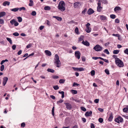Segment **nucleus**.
Segmentation results:
<instances>
[{"instance_id": "obj_1", "label": "nucleus", "mask_w": 128, "mask_h": 128, "mask_svg": "<svg viewBox=\"0 0 128 128\" xmlns=\"http://www.w3.org/2000/svg\"><path fill=\"white\" fill-rule=\"evenodd\" d=\"M65 4L63 1H60L58 6V8L61 11L63 12L65 10Z\"/></svg>"}, {"instance_id": "obj_2", "label": "nucleus", "mask_w": 128, "mask_h": 128, "mask_svg": "<svg viewBox=\"0 0 128 128\" xmlns=\"http://www.w3.org/2000/svg\"><path fill=\"white\" fill-rule=\"evenodd\" d=\"M54 63L56 64L57 67L59 68L61 65V62L59 60V57L57 54H56L55 56Z\"/></svg>"}, {"instance_id": "obj_3", "label": "nucleus", "mask_w": 128, "mask_h": 128, "mask_svg": "<svg viewBox=\"0 0 128 128\" xmlns=\"http://www.w3.org/2000/svg\"><path fill=\"white\" fill-rule=\"evenodd\" d=\"M115 62L116 64L120 67H123L124 66L123 62L118 58H116Z\"/></svg>"}, {"instance_id": "obj_4", "label": "nucleus", "mask_w": 128, "mask_h": 128, "mask_svg": "<svg viewBox=\"0 0 128 128\" xmlns=\"http://www.w3.org/2000/svg\"><path fill=\"white\" fill-rule=\"evenodd\" d=\"M98 1V6L97 8V11L99 12H101L102 9V7L101 6V2L100 0H96Z\"/></svg>"}, {"instance_id": "obj_5", "label": "nucleus", "mask_w": 128, "mask_h": 128, "mask_svg": "<svg viewBox=\"0 0 128 128\" xmlns=\"http://www.w3.org/2000/svg\"><path fill=\"white\" fill-rule=\"evenodd\" d=\"M114 121L118 124L122 123L123 122L124 120L123 118L120 116H118L114 120Z\"/></svg>"}, {"instance_id": "obj_6", "label": "nucleus", "mask_w": 128, "mask_h": 128, "mask_svg": "<svg viewBox=\"0 0 128 128\" xmlns=\"http://www.w3.org/2000/svg\"><path fill=\"white\" fill-rule=\"evenodd\" d=\"M94 49L97 52H99L102 50V48L99 45H97L94 46Z\"/></svg>"}, {"instance_id": "obj_7", "label": "nucleus", "mask_w": 128, "mask_h": 128, "mask_svg": "<svg viewBox=\"0 0 128 128\" xmlns=\"http://www.w3.org/2000/svg\"><path fill=\"white\" fill-rule=\"evenodd\" d=\"M80 5L81 3L78 2H75L74 4V6L75 8H79Z\"/></svg>"}, {"instance_id": "obj_8", "label": "nucleus", "mask_w": 128, "mask_h": 128, "mask_svg": "<svg viewBox=\"0 0 128 128\" xmlns=\"http://www.w3.org/2000/svg\"><path fill=\"white\" fill-rule=\"evenodd\" d=\"M80 53L79 51H76L75 52V57L78 59L80 58Z\"/></svg>"}, {"instance_id": "obj_9", "label": "nucleus", "mask_w": 128, "mask_h": 128, "mask_svg": "<svg viewBox=\"0 0 128 128\" xmlns=\"http://www.w3.org/2000/svg\"><path fill=\"white\" fill-rule=\"evenodd\" d=\"M72 68L75 71H82L84 70V69L82 68H76L74 67H73Z\"/></svg>"}, {"instance_id": "obj_10", "label": "nucleus", "mask_w": 128, "mask_h": 128, "mask_svg": "<svg viewBox=\"0 0 128 128\" xmlns=\"http://www.w3.org/2000/svg\"><path fill=\"white\" fill-rule=\"evenodd\" d=\"M8 80V78L7 77L4 78L2 81V84L3 86H4L6 85Z\"/></svg>"}, {"instance_id": "obj_11", "label": "nucleus", "mask_w": 128, "mask_h": 128, "mask_svg": "<svg viewBox=\"0 0 128 128\" xmlns=\"http://www.w3.org/2000/svg\"><path fill=\"white\" fill-rule=\"evenodd\" d=\"M94 12V10L91 8H90L88 11V15H90Z\"/></svg>"}, {"instance_id": "obj_12", "label": "nucleus", "mask_w": 128, "mask_h": 128, "mask_svg": "<svg viewBox=\"0 0 128 128\" xmlns=\"http://www.w3.org/2000/svg\"><path fill=\"white\" fill-rule=\"evenodd\" d=\"M100 17V19L101 20H105L107 19L106 17L103 15H100L99 16Z\"/></svg>"}, {"instance_id": "obj_13", "label": "nucleus", "mask_w": 128, "mask_h": 128, "mask_svg": "<svg viewBox=\"0 0 128 128\" xmlns=\"http://www.w3.org/2000/svg\"><path fill=\"white\" fill-rule=\"evenodd\" d=\"M45 53L48 56H50L52 54L51 52L49 51L46 50L45 51Z\"/></svg>"}, {"instance_id": "obj_14", "label": "nucleus", "mask_w": 128, "mask_h": 128, "mask_svg": "<svg viewBox=\"0 0 128 128\" xmlns=\"http://www.w3.org/2000/svg\"><path fill=\"white\" fill-rule=\"evenodd\" d=\"M92 114V112L91 111L89 112H86L85 114V115L86 116H90Z\"/></svg>"}, {"instance_id": "obj_15", "label": "nucleus", "mask_w": 128, "mask_h": 128, "mask_svg": "<svg viewBox=\"0 0 128 128\" xmlns=\"http://www.w3.org/2000/svg\"><path fill=\"white\" fill-rule=\"evenodd\" d=\"M82 43L84 45L86 46H89L90 45V44L89 43L86 41H84L83 40L82 42Z\"/></svg>"}, {"instance_id": "obj_16", "label": "nucleus", "mask_w": 128, "mask_h": 128, "mask_svg": "<svg viewBox=\"0 0 128 128\" xmlns=\"http://www.w3.org/2000/svg\"><path fill=\"white\" fill-rule=\"evenodd\" d=\"M10 22L13 25L14 24V26H16V22L14 19H12L11 20Z\"/></svg>"}, {"instance_id": "obj_17", "label": "nucleus", "mask_w": 128, "mask_h": 128, "mask_svg": "<svg viewBox=\"0 0 128 128\" xmlns=\"http://www.w3.org/2000/svg\"><path fill=\"white\" fill-rule=\"evenodd\" d=\"M53 18H56L57 20L59 21H61L62 20V18H61L58 16H53Z\"/></svg>"}, {"instance_id": "obj_18", "label": "nucleus", "mask_w": 128, "mask_h": 128, "mask_svg": "<svg viewBox=\"0 0 128 128\" xmlns=\"http://www.w3.org/2000/svg\"><path fill=\"white\" fill-rule=\"evenodd\" d=\"M113 118V116H112V113H111L110 115V116L108 119V120L110 122H111L112 121Z\"/></svg>"}, {"instance_id": "obj_19", "label": "nucleus", "mask_w": 128, "mask_h": 128, "mask_svg": "<svg viewBox=\"0 0 128 128\" xmlns=\"http://www.w3.org/2000/svg\"><path fill=\"white\" fill-rule=\"evenodd\" d=\"M121 10V8L119 6H116L114 8V11L115 12H116L117 11H119Z\"/></svg>"}, {"instance_id": "obj_20", "label": "nucleus", "mask_w": 128, "mask_h": 128, "mask_svg": "<svg viewBox=\"0 0 128 128\" xmlns=\"http://www.w3.org/2000/svg\"><path fill=\"white\" fill-rule=\"evenodd\" d=\"M25 8L24 7L20 8H16V11L18 10H19L20 11H21L22 10H25Z\"/></svg>"}, {"instance_id": "obj_21", "label": "nucleus", "mask_w": 128, "mask_h": 128, "mask_svg": "<svg viewBox=\"0 0 128 128\" xmlns=\"http://www.w3.org/2000/svg\"><path fill=\"white\" fill-rule=\"evenodd\" d=\"M10 4V2L8 1H5L4 2L3 4L2 5L4 6H6V5L9 6Z\"/></svg>"}, {"instance_id": "obj_22", "label": "nucleus", "mask_w": 128, "mask_h": 128, "mask_svg": "<svg viewBox=\"0 0 128 128\" xmlns=\"http://www.w3.org/2000/svg\"><path fill=\"white\" fill-rule=\"evenodd\" d=\"M123 111L124 112H128V106L123 108Z\"/></svg>"}, {"instance_id": "obj_23", "label": "nucleus", "mask_w": 128, "mask_h": 128, "mask_svg": "<svg viewBox=\"0 0 128 128\" xmlns=\"http://www.w3.org/2000/svg\"><path fill=\"white\" fill-rule=\"evenodd\" d=\"M5 12H0V18H1L4 16L6 15Z\"/></svg>"}, {"instance_id": "obj_24", "label": "nucleus", "mask_w": 128, "mask_h": 128, "mask_svg": "<svg viewBox=\"0 0 128 128\" xmlns=\"http://www.w3.org/2000/svg\"><path fill=\"white\" fill-rule=\"evenodd\" d=\"M30 3L29 4V6H33L34 5V2L32 0H30Z\"/></svg>"}, {"instance_id": "obj_25", "label": "nucleus", "mask_w": 128, "mask_h": 128, "mask_svg": "<svg viewBox=\"0 0 128 128\" xmlns=\"http://www.w3.org/2000/svg\"><path fill=\"white\" fill-rule=\"evenodd\" d=\"M44 9L45 10H50L51 9V8L50 6H45Z\"/></svg>"}, {"instance_id": "obj_26", "label": "nucleus", "mask_w": 128, "mask_h": 128, "mask_svg": "<svg viewBox=\"0 0 128 128\" xmlns=\"http://www.w3.org/2000/svg\"><path fill=\"white\" fill-rule=\"evenodd\" d=\"M60 94H62V98H64V92L63 91H61L60 92L59 91L58 92Z\"/></svg>"}, {"instance_id": "obj_27", "label": "nucleus", "mask_w": 128, "mask_h": 128, "mask_svg": "<svg viewBox=\"0 0 128 128\" xmlns=\"http://www.w3.org/2000/svg\"><path fill=\"white\" fill-rule=\"evenodd\" d=\"M6 39L9 42L10 44H12V40L10 38L7 37L6 38Z\"/></svg>"}, {"instance_id": "obj_28", "label": "nucleus", "mask_w": 128, "mask_h": 128, "mask_svg": "<svg viewBox=\"0 0 128 128\" xmlns=\"http://www.w3.org/2000/svg\"><path fill=\"white\" fill-rule=\"evenodd\" d=\"M120 50H114L113 51V53L114 54H116L118 53Z\"/></svg>"}, {"instance_id": "obj_29", "label": "nucleus", "mask_w": 128, "mask_h": 128, "mask_svg": "<svg viewBox=\"0 0 128 128\" xmlns=\"http://www.w3.org/2000/svg\"><path fill=\"white\" fill-rule=\"evenodd\" d=\"M66 107L69 110H70L72 108L71 104H66Z\"/></svg>"}, {"instance_id": "obj_30", "label": "nucleus", "mask_w": 128, "mask_h": 128, "mask_svg": "<svg viewBox=\"0 0 128 128\" xmlns=\"http://www.w3.org/2000/svg\"><path fill=\"white\" fill-rule=\"evenodd\" d=\"M75 33L77 34H79L78 32V29L77 27H76L75 30Z\"/></svg>"}, {"instance_id": "obj_31", "label": "nucleus", "mask_w": 128, "mask_h": 128, "mask_svg": "<svg viewBox=\"0 0 128 128\" xmlns=\"http://www.w3.org/2000/svg\"><path fill=\"white\" fill-rule=\"evenodd\" d=\"M47 70L48 72H50L52 73H54V70L52 69L48 68Z\"/></svg>"}, {"instance_id": "obj_32", "label": "nucleus", "mask_w": 128, "mask_h": 128, "mask_svg": "<svg viewBox=\"0 0 128 128\" xmlns=\"http://www.w3.org/2000/svg\"><path fill=\"white\" fill-rule=\"evenodd\" d=\"M91 28H86V31L88 33H89L91 31Z\"/></svg>"}, {"instance_id": "obj_33", "label": "nucleus", "mask_w": 128, "mask_h": 128, "mask_svg": "<svg viewBox=\"0 0 128 128\" xmlns=\"http://www.w3.org/2000/svg\"><path fill=\"white\" fill-rule=\"evenodd\" d=\"M110 17L112 19H114L116 18V16L114 14H112L110 15Z\"/></svg>"}, {"instance_id": "obj_34", "label": "nucleus", "mask_w": 128, "mask_h": 128, "mask_svg": "<svg viewBox=\"0 0 128 128\" xmlns=\"http://www.w3.org/2000/svg\"><path fill=\"white\" fill-rule=\"evenodd\" d=\"M72 93L73 94H76L77 93V92L76 90H71Z\"/></svg>"}, {"instance_id": "obj_35", "label": "nucleus", "mask_w": 128, "mask_h": 128, "mask_svg": "<svg viewBox=\"0 0 128 128\" xmlns=\"http://www.w3.org/2000/svg\"><path fill=\"white\" fill-rule=\"evenodd\" d=\"M65 81V80L63 79H60L59 82L60 84L64 83Z\"/></svg>"}, {"instance_id": "obj_36", "label": "nucleus", "mask_w": 128, "mask_h": 128, "mask_svg": "<svg viewBox=\"0 0 128 128\" xmlns=\"http://www.w3.org/2000/svg\"><path fill=\"white\" fill-rule=\"evenodd\" d=\"M8 60L7 59H5V60H2L1 62H0V64L1 65H2L5 62H8Z\"/></svg>"}, {"instance_id": "obj_37", "label": "nucleus", "mask_w": 128, "mask_h": 128, "mask_svg": "<svg viewBox=\"0 0 128 128\" xmlns=\"http://www.w3.org/2000/svg\"><path fill=\"white\" fill-rule=\"evenodd\" d=\"M17 18L18 19V21L19 22H20L22 21V19L21 17H18Z\"/></svg>"}, {"instance_id": "obj_38", "label": "nucleus", "mask_w": 128, "mask_h": 128, "mask_svg": "<svg viewBox=\"0 0 128 128\" xmlns=\"http://www.w3.org/2000/svg\"><path fill=\"white\" fill-rule=\"evenodd\" d=\"M4 68V65H2L0 66V70L1 71H2L3 70Z\"/></svg>"}, {"instance_id": "obj_39", "label": "nucleus", "mask_w": 128, "mask_h": 128, "mask_svg": "<svg viewBox=\"0 0 128 128\" xmlns=\"http://www.w3.org/2000/svg\"><path fill=\"white\" fill-rule=\"evenodd\" d=\"M104 52L105 53H106V54H109V52L108 50L107 49H105L104 50Z\"/></svg>"}, {"instance_id": "obj_40", "label": "nucleus", "mask_w": 128, "mask_h": 128, "mask_svg": "<svg viewBox=\"0 0 128 128\" xmlns=\"http://www.w3.org/2000/svg\"><path fill=\"white\" fill-rule=\"evenodd\" d=\"M95 71L94 70H92L90 72L91 75L93 76L95 75Z\"/></svg>"}, {"instance_id": "obj_41", "label": "nucleus", "mask_w": 128, "mask_h": 128, "mask_svg": "<svg viewBox=\"0 0 128 128\" xmlns=\"http://www.w3.org/2000/svg\"><path fill=\"white\" fill-rule=\"evenodd\" d=\"M54 107L53 106L52 108V114L53 116H54Z\"/></svg>"}, {"instance_id": "obj_42", "label": "nucleus", "mask_w": 128, "mask_h": 128, "mask_svg": "<svg viewBox=\"0 0 128 128\" xmlns=\"http://www.w3.org/2000/svg\"><path fill=\"white\" fill-rule=\"evenodd\" d=\"M124 53L128 55V49L126 48L124 51Z\"/></svg>"}, {"instance_id": "obj_43", "label": "nucleus", "mask_w": 128, "mask_h": 128, "mask_svg": "<svg viewBox=\"0 0 128 128\" xmlns=\"http://www.w3.org/2000/svg\"><path fill=\"white\" fill-rule=\"evenodd\" d=\"M53 88H54V89L55 90H57L59 88V87L57 85L54 86L53 87Z\"/></svg>"}, {"instance_id": "obj_44", "label": "nucleus", "mask_w": 128, "mask_h": 128, "mask_svg": "<svg viewBox=\"0 0 128 128\" xmlns=\"http://www.w3.org/2000/svg\"><path fill=\"white\" fill-rule=\"evenodd\" d=\"M98 120L99 122L101 123H102L103 121V119L102 118H99Z\"/></svg>"}, {"instance_id": "obj_45", "label": "nucleus", "mask_w": 128, "mask_h": 128, "mask_svg": "<svg viewBox=\"0 0 128 128\" xmlns=\"http://www.w3.org/2000/svg\"><path fill=\"white\" fill-rule=\"evenodd\" d=\"M105 72L107 74H110L109 70L107 69L105 70Z\"/></svg>"}, {"instance_id": "obj_46", "label": "nucleus", "mask_w": 128, "mask_h": 128, "mask_svg": "<svg viewBox=\"0 0 128 128\" xmlns=\"http://www.w3.org/2000/svg\"><path fill=\"white\" fill-rule=\"evenodd\" d=\"M32 46V44H29L26 47L27 48H30Z\"/></svg>"}, {"instance_id": "obj_47", "label": "nucleus", "mask_w": 128, "mask_h": 128, "mask_svg": "<svg viewBox=\"0 0 128 128\" xmlns=\"http://www.w3.org/2000/svg\"><path fill=\"white\" fill-rule=\"evenodd\" d=\"M46 23L47 24L48 26H50V22L48 20H46Z\"/></svg>"}, {"instance_id": "obj_48", "label": "nucleus", "mask_w": 128, "mask_h": 128, "mask_svg": "<svg viewBox=\"0 0 128 128\" xmlns=\"http://www.w3.org/2000/svg\"><path fill=\"white\" fill-rule=\"evenodd\" d=\"M112 36H114L119 37L120 35L118 34H112Z\"/></svg>"}, {"instance_id": "obj_49", "label": "nucleus", "mask_w": 128, "mask_h": 128, "mask_svg": "<svg viewBox=\"0 0 128 128\" xmlns=\"http://www.w3.org/2000/svg\"><path fill=\"white\" fill-rule=\"evenodd\" d=\"M87 10V9L86 8H85L83 10L82 12V13L84 14H85V13L86 11Z\"/></svg>"}, {"instance_id": "obj_50", "label": "nucleus", "mask_w": 128, "mask_h": 128, "mask_svg": "<svg viewBox=\"0 0 128 128\" xmlns=\"http://www.w3.org/2000/svg\"><path fill=\"white\" fill-rule=\"evenodd\" d=\"M36 14V13L35 11H34L32 12L31 13V14L33 16H35Z\"/></svg>"}, {"instance_id": "obj_51", "label": "nucleus", "mask_w": 128, "mask_h": 128, "mask_svg": "<svg viewBox=\"0 0 128 128\" xmlns=\"http://www.w3.org/2000/svg\"><path fill=\"white\" fill-rule=\"evenodd\" d=\"M4 20L2 19H0V24H4Z\"/></svg>"}, {"instance_id": "obj_52", "label": "nucleus", "mask_w": 128, "mask_h": 128, "mask_svg": "<svg viewBox=\"0 0 128 128\" xmlns=\"http://www.w3.org/2000/svg\"><path fill=\"white\" fill-rule=\"evenodd\" d=\"M115 23H118L120 22V20L118 19L117 18L115 20Z\"/></svg>"}, {"instance_id": "obj_53", "label": "nucleus", "mask_w": 128, "mask_h": 128, "mask_svg": "<svg viewBox=\"0 0 128 128\" xmlns=\"http://www.w3.org/2000/svg\"><path fill=\"white\" fill-rule=\"evenodd\" d=\"M81 109L84 112H86V109L84 107H81Z\"/></svg>"}, {"instance_id": "obj_54", "label": "nucleus", "mask_w": 128, "mask_h": 128, "mask_svg": "<svg viewBox=\"0 0 128 128\" xmlns=\"http://www.w3.org/2000/svg\"><path fill=\"white\" fill-rule=\"evenodd\" d=\"M21 127L24 128L25 126V124L24 122L22 123L21 125Z\"/></svg>"}, {"instance_id": "obj_55", "label": "nucleus", "mask_w": 128, "mask_h": 128, "mask_svg": "<svg viewBox=\"0 0 128 128\" xmlns=\"http://www.w3.org/2000/svg\"><path fill=\"white\" fill-rule=\"evenodd\" d=\"M99 101V99H96L94 100V102H95V103L96 104H97L98 103Z\"/></svg>"}, {"instance_id": "obj_56", "label": "nucleus", "mask_w": 128, "mask_h": 128, "mask_svg": "<svg viewBox=\"0 0 128 128\" xmlns=\"http://www.w3.org/2000/svg\"><path fill=\"white\" fill-rule=\"evenodd\" d=\"M90 24L89 23H88L86 24V28H90Z\"/></svg>"}, {"instance_id": "obj_57", "label": "nucleus", "mask_w": 128, "mask_h": 128, "mask_svg": "<svg viewBox=\"0 0 128 128\" xmlns=\"http://www.w3.org/2000/svg\"><path fill=\"white\" fill-rule=\"evenodd\" d=\"M52 78L54 79H57L59 77L57 76H53Z\"/></svg>"}, {"instance_id": "obj_58", "label": "nucleus", "mask_w": 128, "mask_h": 128, "mask_svg": "<svg viewBox=\"0 0 128 128\" xmlns=\"http://www.w3.org/2000/svg\"><path fill=\"white\" fill-rule=\"evenodd\" d=\"M90 128H94L95 127L94 124L93 123H91L90 124Z\"/></svg>"}, {"instance_id": "obj_59", "label": "nucleus", "mask_w": 128, "mask_h": 128, "mask_svg": "<svg viewBox=\"0 0 128 128\" xmlns=\"http://www.w3.org/2000/svg\"><path fill=\"white\" fill-rule=\"evenodd\" d=\"M79 85V84H77V83H76V82H74L73 83V86H78Z\"/></svg>"}, {"instance_id": "obj_60", "label": "nucleus", "mask_w": 128, "mask_h": 128, "mask_svg": "<svg viewBox=\"0 0 128 128\" xmlns=\"http://www.w3.org/2000/svg\"><path fill=\"white\" fill-rule=\"evenodd\" d=\"M83 39V36H81L79 38V40L80 41H81Z\"/></svg>"}, {"instance_id": "obj_61", "label": "nucleus", "mask_w": 128, "mask_h": 128, "mask_svg": "<svg viewBox=\"0 0 128 128\" xmlns=\"http://www.w3.org/2000/svg\"><path fill=\"white\" fill-rule=\"evenodd\" d=\"M63 101V100H59L57 102V103H62Z\"/></svg>"}, {"instance_id": "obj_62", "label": "nucleus", "mask_w": 128, "mask_h": 128, "mask_svg": "<svg viewBox=\"0 0 128 128\" xmlns=\"http://www.w3.org/2000/svg\"><path fill=\"white\" fill-rule=\"evenodd\" d=\"M44 28V26H41L40 27V30H42Z\"/></svg>"}, {"instance_id": "obj_63", "label": "nucleus", "mask_w": 128, "mask_h": 128, "mask_svg": "<svg viewBox=\"0 0 128 128\" xmlns=\"http://www.w3.org/2000/svg\"><path fill=\"white\" fill-rule=\"evenodd\" d=\"M50 97L53 99L54 100L55 99V97L54 96L51 95L50 96Z\"/></svg>"}, {"instance_id": "obj_64", "label": "nucleus", "mask_w": 128, "mask_h": 128, "mask_svg": "<svg viewBox=\"0 0 128 128\" xmlns=\"http://www.w3.org/2000/svg\"><path fill=\"white\" fill-rule=\"evenodd\" d=\"M98 110L100 112H103L104 111L103 109L100 108H98Z\"/></svg>"}]
</instances>
